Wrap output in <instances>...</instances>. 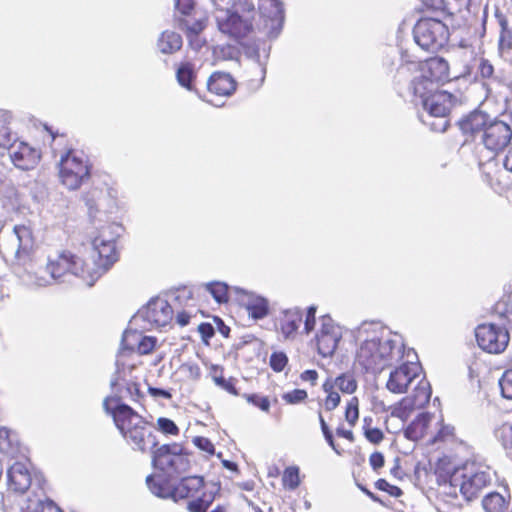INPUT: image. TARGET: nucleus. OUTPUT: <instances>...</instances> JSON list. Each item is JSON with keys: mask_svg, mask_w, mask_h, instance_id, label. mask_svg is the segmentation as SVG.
Returning <instances> with one entry per match:
<instances>
[{"mask_svg": "<svg viewBox=\"0 0 512 512\" xmlns=\"http://www.w3.org/2000/svg\"><path fill=\"white\" fill-rule=\"evenodd\" d=\"M105 412L128 445L135 451L149 453L158 444L153 425L117 396H108L103 401Z\"/></svg>", "mask_w": 512, "mask_h": 512, "instance_id": "nucleus-1", "label": "nucleus"}, {"mask_svg": "<svg viewBox=\"0 0 512 512\" xmlns=\"http://www.w3.org/2000/svg\"><path fill=\"white\" fill-rule=\"evenodd\" d=\"M405 357V345L397 336L373 333L359 345L355 364L365 372L379 373Z\"/></svg>", "mask_w": 512, "mask_h": 512, "instance_id": "nucleus-2", "label": "nucleus"}, {"mask_svg": "<svg viewBox=\"0 0 512 512\" xmlns=\"http://www.w3.org/2000/svg\"><path fill=\"white\" fill-rule=\"evenodd\" d=\"M220 494V485L207 482L203 476L192 475L181 478L174 486L172 499L187 500L188 512H207Z\"/></svg>", "mask_w": 512, "mask_h": 512, "instance_id": "nucleus-3", "label": "nucleus"}, {"mask_svg": "<svg viewBox=\"0 0 512 512\" xmlns=\"http://www.w3.org/2000/svg\"><path fill=\"white\" fill-rule=\"evenodd\" d=\"M91 168L84 152L69 147L59 161V179L69 190H77L90 179Z\"/></svg>", "mask_w": 512, "mask_h": 512, "instance_id": "nucleus-4", "label": "nucleus"}, {"mask_svg": "<svg viewBox=\"0 0 512 512\" xmlns=\"http://www.w3.org/2000/svg\"><path fill=\"white\" fill-rule=\"evenodd\" d=\"M14 232L18 237V247L13 263L18 274H27L34 278L38 285H47L50 281L38 277L39 261L36 255V245L31 231L25 226H15Z\"/></svg>", "mask_w": 512, "mask_h": 512, "instance_id": "nucleus-5", "label": "nucleus"}, {"mask_svg": "<svg viewBox=\"0 0 512 512\" xmlns=\"http://www.w3.org/2000/svg\"><path fill=\"white\" fill-rule=\"evenodd\" d=\"M118 259L116 244L113 240H104L97 236L93 240V250L87 257H83L89 274V285L99 279Z\"/></svg>", "mask_w": 512, "mask_h": 512, "instance_id": "nucleus-6", "label": "nucleus"}, {"mask_svg": "<svg viewBox=\"0 0 512 512\" xmlns=\"http://www.w3.org/2000/svg\"><path fill=\"white\" fill-rule=\"evenodd\" d=\"M415 42L426 51H437L449 40L448 26L434 17H421L413 28Z\"/></svg>", "mask_w": 512, "mask_h": 512, "instance_id": "nucleus-7", "label": "nucleus"}, {"mask_svg": "<svg viewBox=\"0 0 512 512\" xmlns=\"http://www.w3.org/2000/svg\"><path fill=\"white\" fill-rule=\"evenodd\" d=\"M491 476L488 471L476 467H462V471H455L451 476V485L459 487L462 497L471 502L478 499L484 489L491 485Z\"/></svg>", "mask_w": 512, "mask_h": 512, "instance_id": "nucleus-8", "label": "nucleus"}, {"mask_svg": "<svg viewBox=\"0 0 512 512\" xmlns=\"http://www.w3.org/2000/svg\"><path fill=\"white\" fill-rule=\"evenodd\" d=\"M316 311L317 307L314 305L309 306L305 314L298 307L286 309L276 320V330L282 334L285 340L294 339L303 323V332L308 335L315 328Z\"/></svg>", "mask_w": 512, "mask_h": 512, "instance_id": "nucleus-9", "label": "nucleus"}, {"mask_svg": "<svg viewBox=\"0 0 512 512\" xmlns=\"http://www.w3.org/2000/svg\"><path fill=\"white\" fill-rule=\"evenodd\" d=\"M182 444L173 442L152 449V464L168 475H179L190 467L188 454Z\"/></svg>", "mask_w": 512, "mask_h": 512, "instance_id": "nucleus-10", "label": "nucleus"}, {"mask_svg": "<svg viewBox=\"0 0 512 512\" xmlns=\"http://www.w3.org/2000/svg\"><path fill=\"white\" fill-rule=\"evenodd\" d=\"M45 269L51 280L57 281L67 274H73L89 284V274L83 258L69 250H63L53 257H48Z\"/></svg>", "mask_w": 512, "mask_h": 512, "instance_id": "nucleus-11", "label": "nucleus"}, {"mask_svg": "<svg viewBox=\"0 0 512 512\" xmlns=\"http://www.w3.org/2000/svg\"><path fill=\"white\" fill-rule=\"evenodd\" d=\"M410 356L416 357V353L408 349L406 352L407 360L398 362L399 366L395 367L389 374L386 382V388L394 394L406 393L413 381L420 377L422 367L419 362L410 360Z\"/></svg>", "mask_w": 512, "mask_h": 512, "instance_id": "nucleus-12", "label": "nucleus"}, {"mask_svg": "<svg viewBox=\"0 0 512 512\" xmlns=\"http://www.w3.org/2000/svg\"><path fill=\"white\" fill-rule=\"evenodd\" d=\"M428 445H436L444 450L453 449L454 457L471 458L473 447L465 440L459 438L453 425L445 423L443 419L438 422L436 433L428 440Z\"/></svg>", "mask_w": 512, "mask_h": 512, "instance_id": "nucleus-13", "label": "nucleus"}, {"mask_svg": "<svg viewBox=\"0 0 512 512\" xmlns=\"http://www.w3.org/2000/svg\"><path fill=\"white\" fill-rule=\"evenodd\" d=\"M475 337L479 347L488 353H501L508 346V329L493 323H483L476 327Z\"/></svg>", "mask_w": 512, "mask_h": 512, "instance_id": "nucleus-14", "label": "nucleus"}, {"mask_svg": "<svg viewBox=\"0 0 512 512\" xmlns=\"http://www.w3.org/2000/svg\"><path fill=\"white\" fill-rule=\"evenodd\" d=\"M412 85L414 94L423 99L424 108L435 117L447 116L456 102V97L444 90H437L426 96V88H420L423 85L422 80H414Z\"/></svg>", "mask_w": 512, "mask_h": 512, "instance_id": "nucleus-15", "label": "nucleus"}, {"mask_svg": "<svg viewBox=\"0 0 512 512\" xmlns=\"http://www.w3.org/2000/svg\"><path fill=\"white\" fill-rule=\"evenodd\" d=\"M342 338L340 327L334 320L324 315L320 318V328L315 335V345L318 353L323 357L332 356Z\"/></svg>", "mask_w": 512, "mask_h": 512, "instance_id": "nucleus-16", "label": "nucleus"}, {"mask_svg": "<svg viewBox=\"0 0 512 512\" xmlns=\"http://www.w3.org/2000/svg\"><path fill=\"white\" fill-rule=\"evenodd\" d=\"M511 139V127L500 120H490L482 134L483 145L495 153L502 151Z\"/></svg>", "mask_w": 512, "mask_h": 512, "instance_id": "nucleus-17", "label": "nucleus"}, {"mask_svg": "<svg viewBox=\"0 0 512 512\" xmlns=\"http://www.w3.org/2000/svg\"><path fill=\"white\" fill-rule=\"evenodd\" d=\"M8 490L24 494L28 491L32 484V473L25 462L16 461L13 463L8 471Z\"/></svg>", "mask_w": 512, "mask_h": 512, "instance_id": "nucleus-18", "label": "nucleus"}, {"mask_svg": "<svg viewBox=\"0 0 512 512\" xmlns=\"http://www.w3.org/2000/svg\"><path fill=\"white\" fill-rule=\"evenodd\" d=\"M420 71L422 73L421 78L423 83L426 81L430 82H445L450 80V71L448 62L442 57H431L426 59L420 64ZM420 86V88H422Z\"/></svg>", "mask_w": 512, "mask_h": 512, "instance_id": "nucleus-19", "label": "nucleus"}, {"mask_svg": "<svg viewBox=\"0 0 512 512\" xmlns=\"http://www.w3.org/2000/svg\"><path fill=\"white\" fill-rule=\"evenodd\" d=\"M174 309L164 299L150 301L145 309V319L155 327H165L172 322Z\"/></svg>", "mask_w": 512, "mask_h": 512, "instance_id": "nucleus-20", "label": "nucleus"}, {"mask_svg": "<svg viewBox=\"0 0 512 512\" xmlns=\"http://www.w3.org/2000/svg\"><path fill=\"white\" fill-rule=\"evenodd\" d=\"M14 165L22 170H30L37 166L41 152L25 142H20L10 154Z\"/></svg>", "mask_w": 512, "mask_h": 512, "instance_id": "nucleus-21", "label": "nucleus"}, {"mask_svg": "<svg viewBox=\"0 0 512 512\" xmlns=\"http://www.w3.org/2000/svg\"><path fill=\"white\" fill-rule=\"evenodd\" d=\"M259 9L264 19L265 27H267L268 22H270L272 30H275V32L268 31L267 35L275 37L280 30L283 21V10L281 3L277 0H262L261 4L259 5Z\"/></svg>", "mask_w": 512, "mask_h": 512, "instance_id": "nucleus-22", "label": "nucleus"}, {"mask_svg": "<svg viewBox=\"0 0 512 512\" xmlns=\"http://www.w3.org/2000/svg\"><path fill=\"white\" fill-rule=\"evenodd\" d=\"M221 30L236 40L247 37L253 31L252 22L237 13H231L221 24Z\"/></svg>", "mask_w": 512, "mask_h": 512, "instance_id": "nucleus-23", "label": "nucleus"}, {"mask_svg": "<svg viewBox=\"0 0 512 512\" xmlns=\"http://www.w3.org/2000/svg\"><path fill=\"white\" fill-rule=\"evenodd\" d=\"M208 90L217 96L226 97L232 95L237 87L234 78L224 72L213 73L207 83Z\"/></svg>", "mask_w": 512, "mask_h": 512, "instance_id": "nucleus-24", "label": "nucleus"}, {"mask_svg": "<svg viewBox=\"0 0 512 512\" xmlns=\"http://www.w3.org/2000/svg\"><path fill=\"white\" fill-rule=\"evenodd\" d=\"M470 458H458L454 457L453 449L445 450V454L438 458L435 463V474L439 478H443L444 480L449 479L451 483V476L455 473V471H462V468L458 467L462 462H467Z\"/></svg>", "mask_w": 512, "mask_h": 512, "instance_id": "nucleus-25", "label": "nucleus"}, {"mask_svg": "<svg viewBox=\"0 0 512 512\" xmlns=\"http://www.w3.org/2000/svg\"><path fill=\"white\" fill-rule=\"evenodd\" d=\"M489 121L487 114L474 111L462 118L458 125L463 134L474 136L477 133H483Z\"/></svg>", "mask_w": 512, "mask_h": 512, "instance_id": "nucleus-26", "label": "nucleus"}, {"mask_svg": "<svg viewBox=\"0 0 512 512\" xmlns=\"http://www.w3.org/2000/svg\"><path fill=\"white\" fill-rule=\"evenodd\" d=\"M433 416L430 413L423 412L405 428L404 435L407 439L418 441L428 435Z\"/></svg>", "mask_w": 512, "mask_h": 512, "instance_id": "nucleus-27", "label": "nucleus"}, {"mask_svg": "<svg viewBox=\"0 0 512 512\" xmlns=\"http://www.w3.org/2000/svg\"><path fill=\"white\" fill-rule=\"evenodd\" d=\"M420 379L417 381V384L412 392L411 395L407 396L411 399V402L416 406L418 409L425 407L429 404L431 395H432V388L430 385V382L427 380L425 376L419 377Z\"/></svg>", "mask_w": 512, "mask_h": 512, "instance_id": "nucleus-28", "label": "nucleus"}, {"mask_svg": "<svg viewBox=\"0 0 512 512\" xmlns=\"http://www.w3.org/2000/svg\"><path fill=\"white\" fill-rule=\"evenodd\" d=\"M243 305L249 317L254 320L263 319L270 313L268 300L261 296H250Z\"/></svg>", "mask_w": 512, "mask_h": 512, "instance_id": "nucleus-29", "label": "nucleus"}, {"mask_svg": "<svg viewBox=\"0 0 512 512\" xmlns=\"http://www.w3.org/2000/svg\"><path fill=\"white\" fill-rule=\"evenodd\" d=\"M0 452L15 458L20 452V444L17 435L7 427H0Z\"/></svg>", "mask_w": 512, "mask_h": 512, "instance_id": "nucleus-30", "label": "nucleus"}, {"mask_svg": "<svg viewBox=\"0 0 512 512\" xmlns=\"http://www.w3.org/2000/svg\"><path fill=\"white\" fill-rule=\"evenodd\" d=\"M495 17L501 28L498 41L499 51L510 52L512 50V30L508 27L507 17L499 9H496Z\"/></svg>", "mask_w": 512, "mask_h": 512, "instance_id": "nucleus-31", "label": "nucleus"}, {"mask_svg": "<svg viewBox=\"0 0 512 512\" xmlns=\"http://www.w3.org/2000/svg\"><path fill=\"white\" fill-rule=\"evenodd\" d=\"M510 497L505 498L499 492H490L482 499V507L485 512H506Z\"/></svg>", "mask_w": 512, "mask_h": 512, "instance_id": "nucleus-32", "label": "nucleus"}, {"mask_svg": "<svg viewBox=\"0 0 512 512\" xmlns=\"http://www.w3.org/2000/svg\"><path fill=\"white\" fill-rule=\"evenodd\" d=\"M494 312L503 327H512V292L504 294L494 305Z\"/></svg>", "mask_w": 512, "mask_h": 512, "instance_id": "nucleus-33", "label": "nucleus"}, {"mask_svg": "<svg viewBox=\"0 0 512 512\" xmlns=\"http://www.w3.org/2000/svg\"><path fill=\"white\" fill-rule=\"evenodd\" d=\"M158 47L164 54H172L182 47L181 36L173 31H164L159 40Z\"/></svg>", "mask_w": 512, "mask_h": 512, "instance_id": "nucleus-34", "label": "nucleus"}, {"mask_svg": "<svg viewBox=\"0 0 512 512\" xmlns=\"http://www.w3.org/2000/svg\"><path fill=\"white\" fill-rule=\"evenodd\" d=\"M284 490L294 491L301 485L300 469L296 465L288 466L281 474Z\"/></svg>", "mask_w": 512, "mask_h": 512, "instance_id": "nucleus-35", "label": "nucleus"}, {"mask_svg": "<svg viewBox=\"0 0 512 512\" xmlns=\"http://www.w3.org/2000/svg\"><path fill=\"white\" fill-rule=\"evenodd\" d=\"M176 78L182 87L192 90L193 82L196 78L193 64L190 62H182L176 71Z\"/></svg>", "mask_w": 512, "mask_h": 512, "instance_id": "nucleus-36", "label": "nucleus"}, {"mask_svg": "<svg viewBox=\"0 0 512 512\" xmlns=\"http://www.w3.org/2000/svg\"><path fill=\"white\" fill-rule=\"evenodd\" d=\"M322 389L326 394L325 398L322 401V405L326 411L334 410L340 404V394L339 390L332 384V382L326 378L322 385Z\"/></svg>", "mask_w": 512, "mask_h": 512, "instance_id": "nucleus-37", "label": "nucleus"}, {"mask_svg": "<svg viewBox=\"0 0 512 512\" xmlns=\"http://www.w3.org/2000/svg\"><path fill=\"white\" fill-rule=\"evenodd\" d=\"M328 379L343 394H352L357 389V382L350 373H342L337 377H328Z\"/></svg>", "mask_w": 512, "mask_h": 512, "instance_id": "nucleus-38", "label": "nucleus"}, {"mask_svg": "<svg viewBox=\"0 0 512 512\" xmlns=\"http://www.w3.org/2000/svg\"><path fill=\"white\" fill-rule=\"evenodd\" d=\"M20 509L21 512H44V509L59 511L53 501H44L40 497L28 498Z\"/></svg>", "mask_w": 512, "mask_h": 512, "instance_id": "nucleus-39", "label": "nucleus"}, {"mask_svg": "<svg viewBox=\"0 0 512 512\" xmlns=\"http://www.w3.org/2000/svg\"><path fill=\"white\" fill-rule=\"evenodd\" d=\"M149 490L156 496L161 498H172L173 487L170 488L166 481L158 479L153 475L146 478Z\"/></svg>", "mask_w": 512, "mask_h": 512, "instance_id": "nucleus-40", "label": "nucleus"}, {"mask_svg": "<svg viewBox=\"0 0 512 512\" xmlns=\"http://www.w3.org/2000/svg\"><path fill=\"white\" fill-rule=\"evenodd\" d=\"M362 429L363 435L368 442L378 445L384 440L383 431L373 426L372 417H364Z\"/></svg>", "mask_w": 512, "mask_h": 512, "instance_id": "nucleus-41", "label": "nucleus"}, {"mask_svg": "<svg viewBox=\"0 0 512 512\" xmlns=\"http://www.w3.org/2000/svg\"><path fill=\"white\" fill-rule=\"evenodd\" d=\"M418 409L411 402V399L408 397H403L399 402H397L391 409V416L399 418L403 421L407 420L410 414Z\"/></svg>", "mask_w": 512, "mask_h": 512, "instance_id": "nucleus-42", "label": "nucleus"}, {"mask_svg": "<svg viewBox=\"0 0 512 512\" xmlns=\"http://www.w3.org/2000/svg\"><path fill=\"white\" fill-rule=\"evenodd\" d=\"M206 288L218 303H227L229 301V288L225 283L212 282L207 284Z\"/></svg>", "mask_w": 512, "mask_h": 512, "instance_id": "nucleus-43", "label": "nucleus"}, {"mask_svg": "<svg viewBox=\"0 0 512 512\" xmlns=\"http://www.w3.org/2000/svg\"><path fill=\"white\" fill-rule=\"evenodd\" d=\"M359 419V399L352 397L346 404L345 408V420L348 422L350 427H354Z\"/></svg>", "mask_w": 512, "mask_h": 512, "instance_id": "nucleus-44", "label": "nucleus"}, {"mask_svg": "<svg viewBox=\"0 0 512 512\" xmlns=\"http://www.w3.org/2000/svg\"><path fill=\"white\" fill-rule=\"evenodd\" d=\"M495 436L504 448L512 447V424L503 423L495 430Z\"/></svg>", "mask_w": 512, "mask_h": 512, "instance_id": "nucleus-45", "label": "nucleus"}, {"mask_svg": "<svg viewBox=\"0 0 512 512\" xmlns=\"http://www.w3.org/2000/svg\"><path fill=\"white\" fill-rule=\"evenodd\" d=\"M206 27L205 19H198L194 21L192 24H189L186 20L180 21V28L183 30L188 38L193 36H197L200 34L204 28Z\"/></svg>", "mask_w": 512, "mask_h": 512, "instance_id": "nucleus-46", "label": "nucleus"}, {"mask_svg": "<svg viewBox=\"0 0 512 512\" xmlns=\"http://www.w3.org/2000/svg\"><path fill=\"white\" fill-rule=\"evenodd\" d=\"M319 423L323 436L328 445L335 451L336 454L341 455L343 450L338 446V444H336L333 433L320 412Z\"/></svg>", "mask_w": 512, "mask_h": 512, "instance_id": "nucleus-47", "label": "nucleus"}, {"mask_svg": "<svg viewBox=\"0 0 512 512\" xmlns=\"http://www.w3.org/2000/svg\"><path fill=\"white\" fill-rule=\"evenodd\" d=\"M374 485L376 489L386 492L391 497L399 498L403 495V491L400 487L390 484L384 478L378 479Z\"/></svg>", "mask_w": 512, "mask_h": 512, "instance_id": "nucleus-48", "label": "nucleus"}, {"mask_svg": "<svg viewBox=\"0 0 512 512\" xmlns=\"http://www.w3.org/2000/svg\"><path fill=\"white\" fill-rule=\"evenodd\" d=\"M243 398L263 412H269L270 410V400L267 396H261L259 394H244Z\"/></svg>", "mask_w": 512, "mask_h": 512, "instance_id": "nucleus-49", "label": "nucleus"}, {"mask_svg": "<svg viewBox=\"0 0 512 512\" xmlns=\"http://www.w3.org/2000/svg\"><path fill=\"white\" fill-rule=\"evenodd\" d=\"M158 340L155 336H143L137 344V352L140 355L151 354L156 346Z\"/></svg>", "mask_w": 512, "mask_h": 512, "instance_id": "nucleus-50", "label": "nucleus"}, {"mask_svg": "<svg viewBox=\"0 0 512 512\" xmlns=\"http://www.w3.org/2000/svg\"><path fill=\"white\" fill-rule=\"evenodd\" d=\"M157 427L159 431L166 435L177 436L180 433V429L176 423L166 417H160L157 419Z\"/></svg>", "mask_w": 512, "mask_h": 512, "instance_id": "nucleus-51", "label": "nucleus"}, {"mask_svg": "<svg viewBox=\"0 0 512 512\" xmlns=\"http://www.w3.org/2000/svg\"><path fill=\"white\" fill-rule=\"evenodd\" d=\"M499 385L502 396L507 399H512V369L504 371L499 380Z\"/></svg>", "mask_w": 512, "mask_h": 512, "instance_id": "nucleus-52", "label": "nucleus"}, {"mask_svg": "<svg viewBox=\"0 0 512 512\" xmlns=\"http://www.w3.org/2000/svg\"><path fill=\"white\" fill-rule=\"evenodd\" d=\"M308 398V393L304 389H294L282 395V399L287 404H299Z\"/></svg>", "mask_w": 512, "mask_h": 512, "instance_id": "nucleus-53", "label": "nucleus"}, {"mask_svg": "<svg viewBox=\"0 0 512 512\" xmlns=\"http://www.w3.org/2000/svg\"><path fill=\"white\" fill-rule=\"evenodd\" d=\"M270 367L275 372H281L288 364V357L284 352H274L270 356Z\"/></svg>", "mask_w": 512, "mask_h": 512, "instance_id": "nucleus-54", "label": "nucleus"}, {"mask_svg": "<svg viewBox=\"0 0 512 512\" xmlns=\"http://www.w3.org/2000/svg\"><path fill=\"white\" fill-rule=\"evenodd\" d=\"M5 114L0 112V147H7L11 142V132Z\"/></svg>", "mask_w": 512, "mask_h": 512, "instance_id": "nucleus-55", "label": "nucleus"}, {"mask_svg": "<svg viewBox=\"0 0 512 512\" xmlns=\"http://www.w3.org/2000/svg\"><path fill=\"white\" fill-rule=\"evenodd\" d=\"M44 131L47 134L49 144L54 152H56L58 150L59 146L62 143H66L68 141L67 135L64 133H62V134L54 133L47 126L44 127Z\"/></svg>", "mask_w": 512, "mask_h": 512, "instance_id": "nucleus-56", "label": "nucleus"}, {"mask_svg": "<svg viewBox=\"0 0 512 512\" xmlns=\"http://www.w3.org/2000/svg\"><path fill=\"white\" fill-rule=\"evenodd\" d=\"M193 444L200 450L212 456L215 453V446L212 441L204 436H196L192 440Z\"/></svg>", "mask_w": 512, "mask_h": 512, "instance_id": "nucleus-57", "label": "nucleus"}, {"mask_svg": "<svg viewBox=\"0 0 512 512\" xmlns=\"http://www.w3.org/2000/svg\"><path fill=\"white\" fill-rule=\"evenodd\" d=\"M236 378L234 377H229V378H225L224 376L218 380L217 382H215V384L220 387L221 389L225 390L226 392H228L229 394L231 395H234V396H238L239 395V392L236 388Z\"/></svg>", "mask_w": 512, "mask_h": 512, "instance_id": "nucleus-58", "label": "nucleus"}, {"mask_svg": "<svg viewBox=\"0 0 512 512\" xmlns=\"http://www.w3.org/2000/svg\"><path fill=\"white\" fill-rule=\"evenodd\" d=\"M478 72L483 79H489L494 74V67L489 60L481 58L478 66Z\"/></svg>", "mask_w": 512, "mask_h": 512, "instance_id": "nucleus-59", "label": "nucleus"}, {"mask_svg": "<svg viewBox=\"0 0 512 512\" xmlns=\"http://www.w3.org/2000/svg\"><path fill=\"white\" fill-rule=\"evenodd\" d=\"M369 464L374 471H378L385 464L384 455L381 452H373L369 457Z\"/></svg>", "mask_w": 512, "mask_h": 512, "instance_id": "nucleus-60", "label": "nucleus"}, {"mask_svg": "<svg viewBox=\"0 0 512 512\" xmlns=\"http://www.w3.org/2000/svg\"><path fill=\"white\" fill-rule=\"evenodd\" d=\"M194 0H176V8L183 15H189L194 9Z\"/></svg>", "mask_w": 512, "mask_h": 512, "instance_id": "nucleus-61", "label": "nucleus"}, {"mask_svg": "<svg viewBox=\"0 0 512 512\" xmlns=\"http://www.w3.org/2000/svg\"><path fill=\"white\" fill-rule=\"evenodd\" d=\"M192 316L193 313L190 310L184 309L176 313L175 320L179 326L184 327L190 323V319Z\"/></svg>", "mask_w": 512, "mask_h": 512, "instance_id": "nucleus-62", "label": "nucleus"}, {"mask_svg": "<svg viewBox=\"0 0 512 512\" xmlns=\"http://www.w3.org/2000/svg\"><path fill=\"white\" fill-rule=\"evenodd\" d=\"M148 393L150 396H152L155 399L162 398V399L169 400L172 398L171 392L168 390L162 389V388H156V387L149 386Z\"/></svg>", "mask_w": 512, "mask_h": 512, "instance_id": "nucleus-63", "label": "nucleus"}, {"mask_svg": "<svg viewBox=\"0 0 512 512\" xmlns=\"http://www.w3.org/2000/svg\"><path fill=\"white\" fill-rule=\"evenodd\" d=\"M209 376L213 380V382H217L224 376V368L220 365L212 364L209 367Z\"/></svg>", "mask_w": 512, "mask_h": 512, "instance_id": "nucleus-64", "label": "nucleus"}]
</instances>
